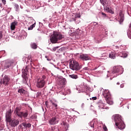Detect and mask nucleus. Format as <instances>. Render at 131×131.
Masks as SVG:
<instances>
[{"label": "nucleus", "mask_w": 131, "mask_h": 131, "mask_svg": "<svg viewBox=\"0 0 131 131\" xmlns=\"http://www.w3.org/2000/svg\"><path fill=\"white\" fill-rule=\"evenodd\" d=\"M114 117L116 126H118L119 129H124V128H125V124H124L123 121L121 119V116L116 115Z\"/></svg>", "instance_id": "1"}, {"label": "nucleus", "mask_w": 131, "mask_h": 131, "mask_svg": "<svg viewBox=\"0 0 131 131\" xmlns=\"http://www.w3.org/2000/svg\"><path fill=\"white\" fill-rule=\"evenodd\" d=\"M64 36L60 33H54L50 38V41L52 43H56L58 40H61Z\"/></svg>", "instance_id": "2"}, {"label": "nucleus", "mask_w": 131, "mask_h": 131, "mask_svg": "<svg viewBox=\"0 0 131 131\" xmlns=\"http://www.w3.org/2000/svg\"><path fill=\"white\" fill-rule=\"evenodd\" d=\"M27 73H28V69L27 67H26L25 69L23 71V74L21 76L23 78V81L25 84L28 85V83L30 82V80L29 79V77L28 76Z\"/></svg>", "instance_id": "3"}, {"label": "nucleus", "mask_w": 131, "mask_h": 131, "mask_svg": "<svg viewBox=\"0 0 131 131\" xmlns=\"http://www.w3.org/2000/svg\"><path fill=\"white\" fill-rule=\"evenodd\" d=\"M70 68L72 69V70H80L81 69V67L79 66V63L77 62V61L72 60L70 61Z\"/></svg>", "instance_id": "4"}, {"label": "nucleus", "mask_w": 131, "mask_h": 131, "mask_svg": "<svg viewBox=\"0 0 131 131\" xmlns=\"http://www.w3.org/2000/svg\"><path fill=\"white\" fill-rule=\"evenodd\" d=\"M10 79L7 75H5L4 78L0 81V84H4L5 86H8L9 83H10Z\"/></svg>", "instance_id": "5"}, {"label": "nucleus", "mask_w": 131, "mask_h": 131, "mask_svg": "<svg viewBox=\"0 0 131 131\" xmlns=\"http://www.w3.org/2000/svg\"><path fill=\"white\" fill-rule=\"evenodd\" d=\"M46 84V81L43 80L42 79H38L37 78V82H36V86L38 89H42L43 86H45Z\"/></svg>", "instance_id": "6"}, {"label": "nucleus", "mask_w": 131, "mask_h": 131, "mask_svg": "<svg viewBox=\"0 0 131 131\" xmlns=\"http://www.w3.org/2000/svg\"><path fill=\"white\" fill-rule=\"evenodd\" d=\"M7 122L9 123L10 125L12 127H15V126H17V125L19 124L20 121L18 119L12 118Z\"/></svg>", "instance_id": "7"}, {"label": "nucleus", "mask_w": 131, "mask_h": 131, "mask_svg": "<svg viewBox=\"0 0 131 131\" xmlns=\"http://www.w3.org/2000/svg\"><path fill=\"white\" fill-rule=\"evenodd\" d=\"M66 82V79H59L58 82H57V89L58 90H61L62 88L63 87V85L65 84V82Z\"/></svg>", "instance_id": "8"}, {"label": "nucleus", "mask_w": 131, "mask_h": 131, "mask_svg": "<svg viewBox=\"0 0 131 131\" xmlns=\"http://www.w3.org/2000/svg\"><path fill=\"white\" fill-rule=\"evenodd\" d=\"M12 110L10 109L6 113V121L8 122L12 119Z\"/></svg>", "instance_id": "9"}, {"label": "nucleus", "mask_w": 131, "mask_h": 131, "mask_svg": "<svg viewBox=\"0 0 131 131\" xmlns=\"http://www.w3.org/2000/svg\"><path fill=\"white\" fill-rule=\"evenodd\" d=\"M79 58L81 61H89L91 57L88 54H82L80 55Z\"/></svg>", "instance_id": "10"}, {"label": "nucleus", "mask_w": 131, "mask_h": 131, "mask_svg": "<svg viewBox=\"0 0 131 131\" xmlns=\"http://www.w3.org/2000/svg\"><path fill=\"white\" fill-rule=\"evenodd\" d=\"M12 62L11 61H6L4 64L2 65V69L3 70H5V69H8V68H10L11 66H12Z\"/></svg>", "instance_id": "11"}, {"label": "nucleus", "mask_w": 131, "mask_h": 131, "mask_svg": "<svg viewBox=\"0 0 131 131\" xmlns=\"http://www.w3.org/2000/svg\"><path fill=\"white\" fill-rule=\"evenodd\" d=\"M120 70H122V67L115 66L113 68V71H112V74H114V73H118L120 71Z\"/></svg>", "instance_id": "12"}, {"label": "nucleus", "mask_w": 131, "mask_h": 131, "mask_svg": "<svg viewBox=\"0 0 131 131\" xmlns=\"http://www.w3.org/2000/svg\"><path fill=\"white\" fill-rule=\"evenodd\" d=\"M119 20L120 21V23H122L124 20V14H123L121 10H120L119 12Z\"/></svg>", "instance_id": "13"}, {"label": "nucleus", "mask_w": 131, "mask_h": 131, "mask_svg": "<svg viewBox=\"0 0 131 131\" xmlns=\"http://www.w3.org/2000/svg\"><path fill=\"white\" fill-rule=\"evenodd\" d=\"M103 96L105 99H107L108 98H110L111 95H110V93L109 92V90H104L103 92Z\"/></svg>", "instance_id": "14"}, {"label": "nucleus", "mask_w": 131, "mask_h": 131, "mask_svg": "<svg viewBox=\"0 0 131 131\" xmlns=\"http://www.w3.org/2000/svg\"><path fill=\"white\" fill-rule=\"evenodd\" d=\"M18 25V21H14L12 22L10 25L11 30H15L16 29V26Z\"/></svg>", "instance_id": "15"}, {"label": "nucleus", "mask_w": 131, "mask_h": 131, "mask_svg": "<svg viewBox=\"0 0 131 131\" xmlns=\"http://www.w3.org/2000/svg\"><path fill=\"white\" fill-rule=\"evenodd\" d=\"M49 122L50 124H51V125H54V124H56V123H57V118L56 117L52 118L49 121Z\"/></svg>", "instance_id": "16"}, {"label": "nucleus", "mask_w": 131, "mask_h": 131, "mask_svg": "<svg viewBox=\"0 0 131 131\" xmlns=\"http://www.w3.org/2000/svg\"><path fill=\"white\" fill-rule=\"evenodd\" d=\"M28 116V112H20V115H19V117L20 118H22V117H24V118H26Z\"/></svg>", "instance_id": "17"}, {"label": "nucleus", "mask_w": 131, "mask_h": 131, "mask_svg": "<svg viewBox=\"0 0 131 131\" xmlns=\"http://www.w3.org/2000/svg\"><path fill=\"white\" fill-rule=\"evenodd\" d=\"M18 93L21 95V96H23L24 95H27V91L24 90L23 89H20L18 90Z\"/></svg>", "instance_id": "18"}, {"label": "nucleus", "mask_w": 131, "mask_h": 131, "mask_svg": "<svg viewBox=\"0 0 131 131\" xmlns=\"http://www.w3.org/2000/svg\"><path fill=\"white\" fill-rule=\"evenodd\" d=\"M99 109H109V107H107L104 105L103 103H99L98 104Z\"/></svg>", "instance_id": "19"}, {"label": "nucleus", "mask_w": 131, "mask_h": 131, "mask_svg": "<svg viewBox=\"0 0 131 131\" xmlns=\"http://www.w3.org/2000/svg\"><path fill=\"white\" fill-rule=\"evenodd\" d=\"M20 111H21V108L20 107H16L14 111V113H15V114L17 115L18 117H19V115L21 114V112H20Z\"/></svg>", "instance_id": "20"}, {"label": "nucleus", "mask_w": 131, "mask_h": 131, "mask_svg": "<svg viewBox=\"0 0 131 131\" xmlns=\"http://www.w3.org/2000/svg\"><path fill=\"white\" fill-rule=\"evenodd\" d=\"M106 103L107 104H109V105H113V101H112V99H111V97L110 98H107L105 99Z\"/></svg>", "instance_id": "21"}, {"label": "nucleus", "mask_w": 131, "mask_h": 131, "mask_svg": "<svg viewBox=\"0 0 131 131\" xmlns=\"http://www.w3.org/2000/svg\"><path fill=\"white\" fill-rule=\"evenodd\" d=\"M118 54L120 57H122V58H126L127 57V54L125 52H120Z\"/></svg>", "instance_id": "22"}, {"label": "nucleus", "mask_w": 131, "mask_h": 131, "mask_svg": "<svg viewBox=\"0 0 131 131\" xmlns=\"http://www.w3.org/2000/svg\"><path fill=\"white\" fill-rule=\"evenodd\" d=\"M106 11L111 14H114V11H113V9H112L111 7L106 8Z\"/></svg>", "instance_id": "23"}, {"label": "nucleus", "mask_w": 131, "mask_h": 131, "mask_svg": "<svg viewBox=\"0 0 131 131\" xmlns=\"http://www.w3.org/2000/svg\"><path fill=\"white\" fill-rule=\"evenodd\" d=\"M109 57L111 58V59H115L116 58V56H115V53L114 52H111L109 54Z\"/></svg>", "instance_id": "24"}, {"label": "nucleus", "mask_w": 131, "mask_h": 131, "mask_svg": "<svg viewBox=\"0 0 131 131\" xmlns=\"http://www.w3.org/2000/svg\"><path fill=\"white\" fill-rule=\"evenodd\" d=\"M69 77H70L71 78H73V79H77V78H78V76L74 74L72 75H69Z\"/></svg>", "instance_id": "25"}, {"label": "nucleus", "mask_w": 131, "mask_h": 131, "mask_svg": "<svg viewBox=\"0 0 131 131\" xmlns=\"http://www.w3.org/2000/svg\"><path fill=\"white\" fill-rule=\"evenodd\" d=\"M53 108H55V109H57V107H58V104L55 103V102H53V101L50 100V101Z\"/></svg>", "instance_id": "26"}, {"label": "nucleus", "mask_w": 131, "mask_h": 131, "mask_svg": "<svg viewBox=\"0 0 131 131\" xmlns=\"http://www.w3.org/2000/svg\"><path fill=\"white\" fill-rule=\"evenodd\" d=\"M100 2L102 6H105V5H107V3H108V0H100Z\"/></svg>", "instance_id": "27"}, {"label": "nucleus", "mask_w": 131, "mask_h": 131, "mask_svg": "<svg viewBox=\"0 0 131 131\" xmlns=\"http://www.w3.org/2000/svg\"><path fill=\"white\" fill-rule=\"evenodd\" d=\"M61 125L62 126H64V128H66V129H67V128H68V124L65 122H62L61 123Z\"/></svg>", "instance_id": "28"}, {"label": "nucleus", "mask_w": 131, "mask_h": 131, "mask_svg": "<svg viewBox=\"0 0 131 131\" xmlns=\"http://www.w3.org/2000/svg\"><path fill=\"white\" fill-rule=\"evenodd\" d=\"M102 38H103V37L101 36H99L97 37V43H100V42H101V41H102Z\"/></svg>", "instance_id": "29"}, {"label": "nucleus", "mask_w": 131, "mask_h": 131, "mask_svg": "<svg viewBox=\"0 0 131 131\" xmlns=\"http://www.w3.org/2000/svg\"><path fill=\"white\" fill-rule=\"evenodd\" d=\"M23 126H25L26 127V128H27V127H31V124H30L29 123L28 124H26V123H23Z\"/></svg>", "instance_id": "30"}, {"label": "nucleus", "mask_w": 131, "mask_h": 131, "mask_svg": "<svg viewBox=\"0 0 131 131\" xmlns=\"http://www.w3.org/2000/svg\"><path fill=\"white\" fill-rule=\"evenodd\" d=\"M91 89L90 88V87L88 86H85L84 90L85 91V92H86V93H90V92H91V91L90 90Z\"/></svg>", "instance_id": "31"}, {"label": "nucleus", "mask_w": 131, "mask_h": 131, "mask_svg": "<svg viewBox=\"0 0 131 131\" xmlns=\"http://www.w3.org/2000/svg\"><path fill=\"white\" fill-rule=\"evenodd\" d=\"M14 7L16 12H19V11H20V9H19V5L18 4H15Z\"/></svg>", "instance_id": "32"}, {"label": "nucleus", "mask_w": 131, "mask_h": 131, "mask_svg": "<svg viewBox=\"0 0 131 131\" xmlns=\"http://www.w3.org/2000/svg\"><path fill=\"white\" fill-rule=\"evenodd\" d=\"M31 47L32 49H37V45H36L35 44V43H32V44L31 45Z\"/></svg>", "instance_id": "33"}, {"label": "nucleus", "mask_w": 131, "mask_h": 131, "mask_svg": "<svg viewBox=\"0 0 131 131\" xmlns=\"http://www.w3.org/2000/svg\"><path fill=\"white\" fill-rule=\"evenodd\" d=\"M80 17H81V16L80 15V14L77 13L76 16H75L74 21H76V20H77V18H80Z\"/></svg>", "instance_id": "34"}, {"label": "nucleus", "mask_w": 131, "mask_h": 131, "mask_svg": "<svg viewBox=\"0 0 131 131\" xmlns=\"http://www.w3.org/2000/svg\"><path fill=\"white\" fill-rule=\"evenodd\" d=\"M89 124L91 127H95V121H92L90 122Z\"/></svg>", "instance_id": "35"}, {"label": "nucleus", "mask_w": 131, "mask_h": 131, "mask_svg": "<svg viewBox=\"0 0 131 131\" xmlns=\"http://www.w3.org/2000/svg\"><path fill=\"white\" fill-rule=\"evenodd\" d=\"M5 10L6 12H7V14H9L11 12V8H6Z\"/></svg>", "instance_id": "36"}, {"label": "nucleus", "mask_w": 131, "mask_h": 131, "mask_svg": "<svg viewBox=\"0 0 131 131\" xmlns=\"http://www.w3.org/2000/svg\"><path fill=\"white\" fill-rule=\"evenodd\" d=\"M37 118V117L36 116V115H32V116L30 117V119H36Z\"/></svg>", "instance_id": "37"}, {"label": "nucleus", "mask_w": 131, "mask_h": 131, "mask_svg": "<svg viewBox=\"0 0 131 131\" xmlns=\"http://www.w3.org/2000/svg\"><path fill=\"white\" fill-rule=\"evenodd\" d=\"M39 79H43V80H45L46 78V76L43 75L41 77H38Z\"/></svg>", "instance_id": "38"}, {"label": "nucleus", "mask_w": 131, "mask_h": 131, "mask_svg": "<svg viewBox=\"0 0 131 131\" xmlns=\"http://www.w3.org/2000/svg\"><path fill=\"white\" fill-rule=\"evenodd\" d=\"M3 38V32L0 31V40Z\"/></svg>", "instance_id": "39"}, {"label": "nucleus", "mask_w": 131, "mask_h": 131, "mask_svg": "<svg viewBox=\"0 0 131 131\" xmlns=\"http://www.w3.org/2000/svg\"><path fill=\"white\" fill-rule=\"evenodd\" d=\"M103 128L104 131H107L108 130L107 129V127L106 126V125L103 126Z\"/></svg>", "instance_id": "40"}, {"label": "nucleus", "mask_w": 131, "mask_h": 131, "mask_svg": "<svg viewBox=\"0 0 131 131\" xmlns=\"http://www.w3.org/2000/svg\"><path fill=\"white\" fill-rule=\"evenodd\" d=\"M2 2L3 5H6V4H7V1L6 0H2Z\"/></svg>", "instance_id": "41"}, {"label": "nucleus", "mask_w": 131, "mask_h": 131, "mask_svg": "<svg viewBox=\"0 0 131 131\" xmlns=\"http://www.w3.org/2000/svg\"><path fill=\"white\" fill-rule=\"evenodd\" d=\"M58 49V47H54L52 49V52H55L56 50Z\"/></svg>", "instance_id": "42"}, {"label": "nucleus", "mask_w": 131, "mask_h": 131, "mask_svg": "<svg viewBox=\"0 0 131 131\" xmlns=\"http://www.w3.org/2000/svg\"><path fill=\"white\" fill-rule=\"evenodd\" d=\"M46 107H50V105H49V101H46Z\"/></svg>", "instance_id": "43"}, {"label": "nucleus", "mask_w": 131, "mask_h": 131, "mask_svg": "<svg viewBox=\"0 0 131 131\" xmlns=\"http://www.w3.org/2000/svg\"><path fill=\"white\" fill-rule=\"evenodd\" d=\"M96 99H97V97H92V98H90V100H93L94 101Z\"/></svg>", "instance_id": "44"}, {"label": "nucleus", "mask_w": 131, "mask_h": 131, "mask_svg": "<svg viewBox=\"0 0 131 131\" xmlns=\"http://www.w3.org/2000/svg\"><path fill=\"white\" fill-rule=\"evenodd\" d=\"M101 14L103 16V17H107V15L105 13L102 12Z\"/></svg>", "instance_id": "45"}, {"label": "nucleus", "mask_w": 131, "mask_h": 131, "mask_svg": "<svg viewBox=\"0 0 131 131\" xmlns=\"http://www.w3.org/2000/svg\"><path fill=\"white\" fill-rule=\"evenodd\" d=\"M32 29H33V28L31 26L28 28V30H32Z\"/></svg>", "instance_id": "46"}, {"label": "nucleus", "mask_w": 131, "mask_h": 131, "mask_svg": "<svg viewBox=\"0 0 131 131\" xmlns=\"http://www.w3.org/2000/svg\"><path fill=\"white\" fill-rule=\"evenodd\" d=\"M93 24H94V26H98V23H97L94 22V23H93Z\"/></svg>", "instance_id": "47"}, {"label": "nucleus", "mask_w": 131, "mask_h": 131, "mask_svg": "<svg viewBox=\"0 0 131 131\" xmlns=\"http://www.w3.org/2000/svg\"><path fill=\"white\" fill-rule=\"evenodd\" d=\"M31 26H32V28H34V27H35V23L32 25Z\"/></svg>", "instance_id": "48"}, {"label": "nucleus", "mask_w": 131, "mask_h": 131, "mask_svg": "<svg viewBox=\"0 0 131 131\" xmlns=\"http://www.w3.org/2000/svg\"><path fill=\"white\" fill-rule=\"evenodd\" d=\"M83 69V70H89V69L88 67H85Z\"/></svg>", "instance_id": "49"}, {"label": "nucleus", "mask_w": 131, "mask_h": 131, "mask_svg": "<svg viewBox=\"0 0 131 131\" xmlns=\"http://www.w3.org/2000/svg\"><path fill=\"white\" fill-rule=\"evenodd\" d=\"M46 58L47 59V60H48V61H51V59L48 58V56H46Z\"/></svg>", "instance_id": "50"}, {"label": "nucleus", "mask_w": 131, "mask_h": 131, "mask_svg": "<svg viewBox=\"0 0 131 131\" xmlns=\"http://www.w3.org/2000/svg\"><path fill=\"white\" fill-rule=\"evenodd\" d=\"M124 86V85L123 84H121L120 85V88H123Z\"/></svg>", "instance_id": "51"}, {"label": "nucleus", "mask_w": 131, "mask_h": 131, "mask_svg": "<svg viewBox=\"0 0 131 131\" xmlns=\"http://www.w3.org/2000/svg\"><path fill=\"white\" fill-rule=\"evenodd\" d=\"M76 23H77L78 24V23H80V19H79V20H78V21H77L76 20Z\"/></svg>", "instance_id": "52"}, {"label": "nucleus", "mask_w": 131, "mask_h": 131, "mask_svg": "<svg viewBox=\"0 0 131 131\" xmlns=\"http://www.w3.org/2000/svg\"><path fill=\"white\" fill-rule=\"evenodd\" d=\"M127 35H128L129 38H130V39H131V35L128 34H127Z\"/></svg>", "instance_id": "53"}, {"label": "nucleus", "mask_w": 131, "mask_h": 131, "mask_svg": "<svg viewBox=\"0 0 131 131\" xmlns=\"http://www.w3.org/2000/svg\"><path fill=\"white\" fill-rule=\"evenodd\" d=\"M2 121V117H0V122Z\"/></svg>", "instance_id": "54"}, {"label": "nucleus", "mask_w": 131, "mask_h": 131, "mask_svg": "<svg viewBox=\"0 0 131 131\" xmlns=\"http://www.w3.org/2000/svg\"><path fill=\"white\" fill-rule=\"evenodd\" d=\"M117 84L119 85L120 84L119 82H117Z\"/></svg>", "instance_id": "55"}]
</instances>
